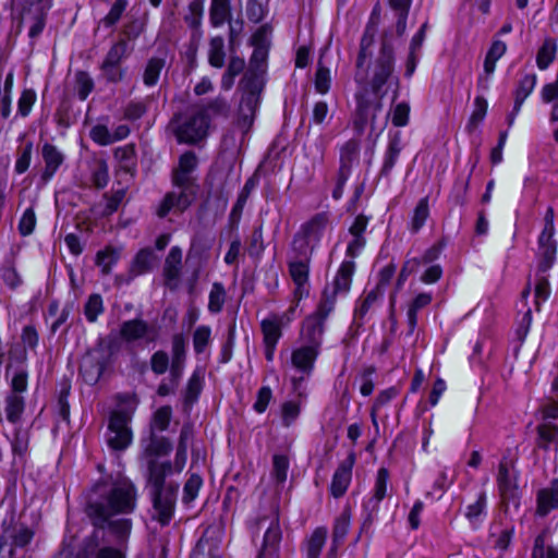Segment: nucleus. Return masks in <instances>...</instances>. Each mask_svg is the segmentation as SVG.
<instances>
[{
  "label": "nucleus",
  "mask_w": 558,
  "mask_h": 558,
  "mask_svg": "<svg viewBox=\"0 0 558 558\" xmlns=\"http://www.w3.org/2000/svg\"><path fill=\"white\" fill-rule=\"evenodd\" d=\"M136 507V488L128 480L100 481L88 496L85 512L94 526L107 530L118 542H124L132 530L128 518Z\"/></svg>",
  "instance_id": "obj_1"
},
{
  "label": "nucleus",
  "mask_w": 558,
  "mask_h": 558,
  "mask_svg": "<svg viewBox=\"0 0 558 558\" xmlns=\"http://www.w3.org/2000/svg\"><path fill=\"white\" fill-rule=\"evenodd\" d=\"M354 82L356 84L354 129L362 134L369 124L372 131H376V118L383 111V99L387 88L399 83L395 74L392 49L383 46L379 56L367 69H364V64H356Z\"/></svg>",
  "instance_id": "obj_2"
},
{
  "label": "nucleus",
  "mask_w": 558,
  "mask_h": 558,
  "mask_svg": "<svg viewBox=\"0 0 558 558\" xmlns=\"http://www.w3.org/2000/svg\"><path fill=\"white\" fill-rule=\"evenodd\" d=\"M172 451L171 441L156 434H150L144 447V457L147 462V484L153 500L154 518L161 525H167L174 512L179 485L167 481L175 471V460H161Z\"/></svg>",
  "instance_id": "obj_3"
},
{
  "label": "nucleus",
  "mask_w": 558,
  "mask_h": 558,
  "mask_svg": "<svg viewBox=\"0 0 558 558\" xmlns=\"http://www.w3.org/2000/svg\"><path fill=\"white\" fill-rule=\"evenodd\" d=\"M196 165L197 158L192 151H186L180 157L172 178L174 190L163 197L157 209L158 217H166L172 209L183 211L192 204L197 193V185L191 173Z\"/></svg>",
  "instance_id": "obj_4"
},
{
  "label": "nucleus",
  "mask_w": 558,
  "mask_h": 558,
  "mask_svg": "<svg viewBox=\"0 0 558 558\" xmlns=\"http://www.w3.org/2000/svg\"><path fill=\"white\" fill-rule=\"evenodd\" d=\"M35 530L23 522H4L0 538L1 558H26Z\"/></svg>",
  "instance_id": "obj_5"
},
{
  "label": "nucleus",
  "mask_w": 558,
  "mask_h": 558,
  "mask_svg": "<svg viewBox=\"0 0 558 558\" xmlns=\"http://www.w3.org/2000/svg\"><path fill=\"white\" fill-rule=\"evenodd\" d=\"M330 225V214L328 211L315 214L301 226L299 232L294 235L292 242L293 253L312 255Z\"/></svg>",
  "instance_id": "obj_6"
},
{
  "label": "nucleus",
  "mask_w": 558,
  "mask_h": 558,
  "mask_svg": "<svg viewBox=\"0 0 558 558\" xmlns=\"http://www.w3.org/2000/svg\"><path fill=\"white\" fill-rule=\"evenodd\" d=\"M251 529L257 534L264 530L263 545L257 558H279L282 531L278 510L271 509L269 513L259 515Z\"/></svg>",
  "instance_id": "obj_7"
},
{
  "label": "nucleus",
  "mask_w": 558,
  "mask_h": 558,
  "mask_svg": "<svg viewBox=\"0 0 558 558\" xmlns=\"http://www.w3.org/2000/svg\"><path fill=\"white\" fill-rule=\"evenodd\" d=\"M179 143L196 144L208 135L209 117L196 110L189 116H178L171 121Z\"/></svg>",
  "instance_id": "obj_8"
},
{
  "label": "nucleus",
  "mask_w": 558,
  "mask_h": 558,
  "mask_svg": "<svg viewBox=\"0 0 558 558\" xmlns=\"http://www.w3.org/2000/svg\"><path fill=\"white\" fill-rule=\"evenodd\" d=\"M389 482V472L386 468L377 471L371 496L364 498L362 504V524L361 531L368 532L378 518L380 502L387 496Z\"/></svg>",
  "instance_id": "obj_9"
},
{
  "label": "nucleus",
  "mask_w": 558,
  "mask_h": 558,
  "mask_svg": "<svg viewBox=\"0 0 558 558\" xmlns=\"http://www.w3.org/2000/svg\"><path fill=\"white\" fill-rule=\"evenodd\" d=\"M519 478L520 473L513 462L505 459L499 462L496 477L498 494L505 504L512 505L515 509H519L522 497Z\"/></svg>",
  "instance_id": "obj_10"
},
{
  "label": "nucleus",
  "mask_w": 558,
  "mask_h": 558,
  "mask_svg": "<svg viewBox=\"0 0 558 558\" xmlns=\"http://www.w3.org/2000/svg\"><path fill=\"white\" fill-rule=\"evenodd\" d=\"M354 269L355 263L353 260H343L332 283L324 289L319 304L320 311L325 314L333 311L338 295H345L349 292Z\"/></svg>",
  "instance_id": "obj_11"
},
{
  "label": "nucleus",
  "mask_w": 558,
  "mask_h": 558,
  "mask_svg": "<svg viewBox=\"0 0 558 558\" xmlns=\"http://www.w3.org/2000/svg\"><path fill=\"white\" fill-rule=\"evenodd\" d=\"M186 361V344L182 333H175L171 339V366L170 381L171 384L161 383L158 386L157 393L161 397L169 396L178 387L179 381L184 373Z\"/></svg>",
  "instance_id": "obj_12"
},
{
  "label": "nucleus",
  "mask_w": 558,
  "mask_h": 558,
  "mask_svg": "<svg viewBox=\"0 0 558 558\" xmlns=\"http://www.w3.org/2000/svg\"><path fill=\"white\" fill-rule=\"evenodd\" d=\"M263 85L256 75H244L240 82L242 93L239 112L244 123H251L260 102Z\"/></svg>",
  "instance_id": "obj_13"
},
{
  "label": "nucleus",
  "mask_w": 558,
  "mask_h": 558,
  "mask_svg": "<svg viewBox=\"0 0 558 558\" xmlns=\"http://www.w3.org/2000/svg\"><path fill=\"white\" fill-rule=\"evenodd\" d=\"M130 415L126 412H113L109 420L107 444L113 450H124L132 442V432L129 427Z\"/></svg>",
  "instance_id": "obj_14"
},
{
  "label": "nucleus",
  "mask_w": 558,
  "mask_h": 558,
  "mask_svg": "<svg viewBox=\"0 0 558 558\" xmlns=\"http://www.w3.org/2000/svg\"><path fill=\"white\" fill-rule=\"evenodd\" d=\"M295 256L289 262V274L295 286L293 298L301 301L308 296L310 263L312 255L294 253Z\"/></svg>",
  "instance_id": "obj_15"
},
{
  "label": "nucleus",
  "mask_w": 558,
  "mask_h": 558,
  "mask_svg": "<svg viewBox=\"0 0 558 558\" xmlns=\"http://www.w3.org/2000/svg\"><path fill=\"white\" fill-rule=\"evenodd\" d=\"M329 314L330 313L325 314L320 311V304H318L316 311L312 315L307 316L303 322L300 332L301 344H306L320 350L325 331L324 325Z\"/></svg>",
  "instance_id": "obj_16"
},
{
  "label": "nucleus",
  "mask_w": 558,
  "mask_h": 558,
  "mask_svg": "<svg viewBox=\"0 0 558 558\" xmlns=\"http://www.w3.org/2000/svg\"><path fill=\"white\" fill-rule=\"evenodd\" d=\"M319 353L320 350L301 343L292 350L291 365L301 374L299 379H293L294 386L299 380H303L312 375Z\"/></svg>",
  "instance_id": "obj_17"
},
{
  "label": "nucleus",
  "mask_w": 558,
  "mask_h": 558,
  "mask_svg": "<svg viewBox=\"0 0 558 558\" xmlns=\"http://www.w3.org/2000/svg\"><path fill=\"white\" fill-rule=\"evenodd\" d=\"M120 336L126 343H149L156 340V330L145 320L134 318L122 323Z\"/></svg>",
  "instance_id": "obj_18"
},
{
  "label": "nucleus",
  "mask_w": 558,
  "mask_h": 558,
  "mask_svg": "<svg viewBox=\"0 0 558 558\" xmlns=\"http://www.w3.org/2000/svg\"><path fill=\"white\" fill-rule=\"evenodd\" d=\"M107 365L108 359L105 350L95 349L83 357L80 371L84 380L93 385L99 380Z\"/></svg>",
  "instance_id": "obj_19"
},
{
  "label": "nucleus",
  "mask_w": 558,
  "mask_h": 558,
  "mask_svg": "<svg viewBox=\"0 0 558 558\" xmlns=\"http://www.w3.org/2000/svg\"><path fill=\"white\" fill-rule=\"evenodd\" d=\"M535 258L538 272L546 274L555 265L557 258V241L554 239V235H538Z\"/></svg>",
  "instance_id": "obj_20"
},
{
  "label": "nucleus",
  "mask_w": 558,
  "mask_h": 558,
  "mask_svg": "<svg viewBox=\"0 0 558 558\" xmlns=\"http://www.w3.org/2000/svg\"><path fill=\"white\" fill-rule=\"evenodd\" d=\"M355 463V454L351 452L337 468L330 484V494L335 498L342 497L348 490L352 480V469Z\"/></svg>",
  "instance_id": "obj_21"
},
{
  "label": "nucleus",
  "mask_w": 558,
  "mask_h": 558,
  "mask_svg": "<svg viewBox=\"0 0 558 558\" xmlns=\"http://www.w3.org/2000/svg\"><path fill=\"white\" fill-rule=\"evenodd\" d=\"M182 274V250L179 246H172L165 259L162 276L165 284L170 290H177L180 284Z\"/></svg>",
  "instance_id": "obj_22"
},
{
  "label": "nucleus",
  "mask_w": 558,
  "mask_h": 558,
  "mask_svg": "<svg viewBox=\"0 0 558 558\" xmlns=\"http://www.w3.org/2000/svg\"><path fill=\"white\" fill-rule=\"evenodd\" d=\"M487 514V494L481 489L476 494L475 500L466 505L464 517L472 530H478L484 524Z\"/></svg>",
  "instance_id": "obj_23"
},
{
  "label": "nucleus",
  "mask_w": 558,
  "mask_h": 558,
  "mask_svg": "<svg viewBox=\"0 0 558 558\" xmlns=\"http://www.w3.org/2000/svg\"><path fill=\"white\" fill-rule=\"evenodd\" d=\"M558 508V480H554L548 486L536 493V510L538 517H546Z\"/></svg>",
  "instance_id": "obj_24"
},
{
  "label": "nucleus",
  "mask_w": 558,
  "mask_h": 558,
  "mask_svg": "<svg viewBox=\"0 0 558 558\" xmlns=\"http://www.w3.org/2000/svg\"><path fill=\"white\" fill-rule=\"evenodd\" d=\"M351 525V511L344 509L335 520L332 526V541L328 550V558H335L338 548L344 542Z\"/></svg>",
  "instance_id": "obj_25"
},
{
  "label": "nucleus",
  "mask_w": 558,
  "mask_h": 558,
  "mask_svg": "<svg viewBox=\"0 0 558 558\" xmlns=\"http://www.w3.org/2000/svg\"><path fill=\"white\" fill-rule=\"evenodd\" d=\"M433 301L432 292L417 293L407 305L408 336H412L417 326L418 311L427 307Z\"/></svg>",
  "instance_id": "obj_26"
},
{
  "label": "nucleus",
  "mask_w": 558,
  "mask_h": 558,
  "mask_svg": "<svg viewBox=\"0 0 558 558\" xmlns=\"http://www.w3.org/2000/svg\"><path fill=\"white\" fill-rule=\"evenodd\" d=\"M41 155L45 162L43 179L48 181L56 174L60 166L63 163L64 155L57 146L50 143H45L43 145Z\"/></svg>",
  "instance_id": "obj_27"
},
{
  "label": "nucleus",
  "mask_w": 558,
  "mask_h": 558,
  "mask_svg": "<svg viewBox=\"0 0 558 558\" xmlns=\"http://www.w3.org/2000/svg\"><path fill=\"white\" fill-rule=\"evenodd\" d=\"M328 530L326 526H317L304 541L302 551L305 558H319L326 545Z\"/></svg>",
  "instance_id": "obj_28"
},
{
  "label": "nucleus",
  "mask_w": 558,
  "mask_h": 558,
  "mask_svg": "<svg viewBox=\"0 0 558 558\" xmlns=\"http://www.w3.org/2000/svg\"><path fill=\"white\" fill-rule=\"evenodd\" d=\"M402 150L401 138L399 134L389 138L386 151L383 158V165L380 169V175L388 178L396 166L400 153Z\"/></svg>",
  "instance_id": "obj_29"
},
{
  "label": "nucleus",
  "mask_w": 558,
  "mask_h": 558,
  "mask_svg": "<svg viewBox=\"0 0 558 558\" xmlns=\"http://www.w3.org/2000/svg\"><path fill=\"white\" fill-rule=\"evenodd\" d=\"M232 17L231 0H211L209 7V23L219 28Z\"/></svg>",
  "instance_id": "obj_30"
},
{
  "label": "nucleus",
  "mask_w": 558,
  "mask_h": 558,
  "mask_svg": "<svg viewBox=\"0 0 558 558\" xmlns=\"http://www.w3.org/2000/svg\"><path fill=\"white\" fill-rule=\"evenodd\" d=\"M193 349L197 356H209V348L213 342L211 327L208 325L197 326L192 335Z\"/></svg>",
  "instance_id": "obj_31"
},
{
  "label": "nucleus",
  "mask_w": 558,
  "mask_h": 558,
  "mask_svg": "<svg viewBox=\"0 0 558 558\" xmlns=\"http://www.w3.org/2000/svg\"><path fill=\"white\" fill-rule=\"evenodd\" d=\"M360 143L356 140H349L340 148L339 171L351 173L353 165L359 160Z\"/></svg>",
  "instance_id": "obj_32"
},
{
  "label": "nucleus",
  "mask_w": 558,
  "mask_h": 558,
  "mask_svg": "<svg viewBox=\"0 0 558 558\" xmlns=\"http://www.w3.org/2000/svg\"><path fill=\"white\" fill-rule=\"evenodd\" d=\"M156 263V256L150 248L141 250L132 260L130 274L137 277L149 272Z\"/></svg>",
  "instance_id": "obj_33"
},
{
  "label": "nucleus",
  "mask_w": 558,
  "mask_h": 558,
  "mask_svg": "<svg viewBox=\"0 0 558 558\" xmlns=\"http://www.w3.org/2000/svg\"><path fill=\"white\" fill-rule=\"evenodd\" d=\"M166 66V59L163 57L154 56L149 58L145 64L143 72V83L147 87L157 85L160 74Z\"/></svg>",
  "instance_id": "obj_34"
},
{
  "label": "nucleus",
  "mask_w": 558,
  "mask_h": 558,
  "mask_svg": "<svg viewBox=\"0 0 558 558\" xmlns=\"http://www.w3.org/2000/svg\"><path fill=\"white\" fill-rule=\"evenodd\" d=\"M147 16H131L124 24L121 31V37L126 43L135 41L146 29Z\"/></svg>",
  "instance_id": "obj_35"
},
{
  "label": "nucleus",
  "mask_w": 558,
  "mask_h": 558,
  "mask_svg": "<svg viewBox=\"0 0 558 558\" xmlns=\"http://www.w3.org/2000/svg\"><path fill=\"white\" fill-rule=\"evenodd\" d=\"M133 50L134 46L132 44L126 43L124 39H118L108 50L104 62H107V65L109 66L120 65Z\"/></svg>",
  "instance_id": "obj_36"
},
{
  "label": "nucleus",
  "mask_w": 558,
  "mask_h": 558,
  "mask_svg": "<svg viewBox=\"0 0 558 558\" xmlns=\"http://www.w3.org/2000/svg\"><path fill=\"white\" fill-rule=\"evenodd\" d=\"M197 110L207 114L209 120L217 117L228 118L230 113V105L223 96L218 95L199 107Z\"/></svg>",
  "instance_id": "obj_37"
},
{
  "label": "nucleus",
  "mask_w": 558,
  "mask_h": 558,
  "mask_svg": "<svg viewBox=\"0 0 558 558\" xmlns=\"http://www.w3.org/2000/svg\"><path fill=\"white\" fill-rule=\"evenodd\" d=\"M507 45L500 39H495L485 57L484 71L487 75L495 72L497 61L506 53Z\"/></svg>",
  "instance_id": "obj_38"
},
{
  "label": "nucleus",
  "mask_w": 558,
  "mask_h": 558,
  "mask_svg": "<svg viewBox=\"0 0 558 558\" xmlns=\"http://www.w3.org/2000/svg\"><path fill=\"white\" fill-rule=\"evenodd\" d=\"M384 291L379 290V288H374L373 290L365 293L363 298H361L355 306L354 316L355 319L362 320L369 310L378 302V300L383 296Z\"/></svg>",
  "instance_id": "obj_39"
},
{
  "label": "nucleus",
  "mask_w": 558,
  "mask_h": 558,
  "mask_svg": "<svg viewBox=\"0 0 558 558\" xmlns=\"http://www.w3.org/2000/svg\"><path fill=\"white\" fill-rule=\"evenodd\" d=\"M192 438V432L187 426H183L180 432L179 444L175 451V471L180 474L187 460L189 441Z\"/></svg>",
  "instance_id": "obj_40"
},
{
  "label": "nucleus",
  "mask_w": 558,
  "mask_h": 558,
  "mask_svg": "<svg viewBox=\"0 0 558 558\" xmlns=\"http://www.w3.org/2000/svg\"><path fill=\"white\" fill-rule=\"evenodd\" d=\"M282 328L283 327L277 323L276 317H271L269 315L268 317L264 318L260 323L263 343L278 344L282 336Z\"/></svg>",
  "instance_id": "obj_41"
},
{
  "label": "nucleus",
  "mask_w": 558,
  "mask_h": 558,
  "mask_svg": "<svg viewBox=\"0 0 558 558\" xmlns=\"http://www.w3.org/2000/svg\"><path fill=\"white\" fill-rule=\"evenodd\" d=\"M25 401L23 396L9 393L5 399V415L10 423H17L24 412Z\"/></svg>",
  "instance_id": "obj_42"
},
{
  "label": "nucleus",
  "mask_w": 558,
  "mask_h": 558,
  "mask_svg": "<svg viewBox=\"0 0 558 558\" xmlns=\"http://www.w3.org/2000/svg\"><path fill=\"white\" fill-rule=\"evenodd\" d=\"M225 40L221 36H215L209 41L208 62L211 66L221 69L225 65Z\"/></svg>",
  "instance_id": "obj_43"
},
{
  "label": "nucleus",
  "mask_w": 558,
  "mask_h": 558,
  "mask_svg": "<svg viewBox=\"0 0 558 558\" xmlns=\"http://www.w3.org/2000/svg\"><path fill=\"white\" fill-rule=\"evenodd\" d=\"M557 53V43L551 38H546L537 51L536 64L539 70H546L555 60Z\"/></svg>",
  "instance_id": "obj_44"
},
{
  "label": "nucleus",
  "mask_w": 558,
  "mask_h": 558,
  "mask_svg": "<svg viewBox=\"0 0 558 558\" xmlns=\"http://www.w3.org/2000/svg\"><path fill=\"white\" fill-rule=\"evenodd\" d=\"M558 442V426L549 423L541 424L537 427V445L544 450H549Z\"/></svg>",
  "instance_id": "obj_45"
},
{
  "label": "nucleus",
  "mask_w": 558,
  "mask_h": 558,
  "mask_svg": "<svg viewBox=\"0 0 558 558\" xmlns=\"http://www.w3.org/2000/svg\"><path fill=\"white\" fill-rule=\"evenodd\" d=\"M227 293L221 282H214L208 295V311L218 314L222 311Z\"/></svg>",
  "instance_id": "obj_46"
},
{
  "label": "nucleus",
  "mask_w": 558,
  "mask_h": 558,
  "mask_svg": "<svg viewBox=\"0 0 558 558\" xmlns=\"http://www.w3.org/2000/svg\"><path fill=\"white\" fill-rule=\"evenodd\" d=\"M205 0H192L184 14V22L191 28H198L202 25Z\"/></svg>",
  "instance_id": "obj_47"
},
{
  "label": "nucleus",
  "mask_w": 558,
  "mask_h": 558,
  "mask_svg": "<svg viewBox=\"0 0 558 558\" xmlns=\"http://www.w3.org/2000/svg\"><path fill=\"white\" fill-rule=\"evenodd\" d=\"M537 82V76L534 73L525 74L519 81L514 90V99L518 104H524L526 98L533 93Z\"/></svg>",
  "instance_id": "obj_48"
},
{
  "label": "nucleus",
  "mask_w": 558,
  "mask_h": 558,
  "mask_svg": "<svg viewBox=\"0 0 558 558\" xmlns=\"http://www.w3.org/2000/svg\"><path fill=\"white\" fill-rule=\"evenodd\" d=\"M120 258V251L113 247H106L99 251L96 256V264L101 269L102 274H109L111 268L117 264Z\"/></svg>",
  "instance_id": "obj_49"
},
{
  "label": "nucleus",
  "mask_w": 558,
  "mask_h": 558,
  "mask_svg": "<svg viewBox=\"0 0 558 558\" xmlns=\"http://www.w3.org/2000/svg\"><path fill=\"white\" fill-rule=\"evenodd\" d=\"M129 5L128 0H116L109 12L100 20V24L106 28H112L121 20Z\"/></svg>",
  "instance_id": "obj_50"
},
{
  "label": "nucleus",
  "mask_w": 558,
  "mask_h": 558,
  "mask_svg": "<svg viewBox=\"0 0 558 558\" xmlns=\"http://www.w3.org/2000/svg\"><path fill=\"white\" fill-rule=\"evenodd\" d=\"M289 460L283 454H275L272 458L271 478L277 486H282L288 476Z\"/></svg>",
  "instance_id": "obj_51"
},
{
  "label": "nucleus",
  "mask_w": 558,
  "mask_h": 558,
  "mask_svg": "<svg viewBox=\"0 0 558 558\" xmlns=\"http://www.w3.org/2000/svg\"><path fill=\"white\" fill-rule=\"evenodd\" d=\"M331 82L332 77L329 68L325 66L322 60H319L314 78L315 90L322 95L327 94L331 87Z\"/></svg>",
  "instance_id": "obj_52"
},
{
  "label": "nucleus",
  "mask_w": 558,
  "mask_h": 558,
  "mask_svg": "<svg viewBox=\"0 0 558 558\" xmlns=\"http://www.w3.org/2000/svg\"><path fill=\"white\" fill-rule=\"evenodd\" d=\"M172 417V409L169 405L160 407L153 415L150 423V434L163 432L169 427Z\"/></svg>",
  "instance_id": "obj_53"
},
{
  "label": "nucleus",
  "mask_w": 558,
  "mask_h": 558,
  "mask_svg": "<svg viewBox=\"0 0 558 558\" xmlns=\"http://www.w3.org/2000/svg\"><path fill=\"white\" fill-rule=\"evenodd\" d=\"M13 72H9L4 80L3 88L1 92V108L0 116L8 119L11 114L12 89H13Z\"/></svg>",
  "instance_id": "obj_54"
},
{
  "label": "nucleus",
  "mask_w": 558,
  "mask_h": 558,
  "mask_svg": "<svg viewBox=\"0 0 558 558\" xmlns=\"http://www.w3.org/2000/svg\"><path fill=\"white\" fill-rule=\"evenodd\" d=\"M429 216L428 198L423 197L418 201L414 208L411 219V231L417 232L426 222Z\"/></svg>",
  "instance_id": "obj_55"
},
{
  "label": "nucleus",
  "mask_w": 558,
  "mask_h": 558,
  "mask_svg": "<svg viewBox=\"0 0 558 558\" xmlns=\"http://www.w3.org/2000/svg\"><path fill=\"white\" fill-rule=\"evenodd\" d=\"M204 386V374L199 369H195L191 377L189 378L186 390H185V400L187 402H194Z\"/></svg>",
  "instance_id": "obj_56"
},
{
  "label": "nucleus",
  "mask_w": 558,
  "mask_h": 558,
  "mask_svg": "<svg viewBox=\"0 0 558 558\" xmlns=\"http://www.w3.org/2000/svg\"><path fill=\"white\" fill-rule=\"evenodd\" d=\"M28 386V372L24 366L16 367L13 371L10 380V393H17L22 396L27 390Z\"/></svg>",
  "instance_id": "obj_57"
},
{
  "label": "nucleus",
  "mask_w": 558,
  "mask_h": 558,
  "mask_svg": "<svg viewBox=\"0 0 558 558\" xmlns=\"http://www.w3.org/2000/svg\"><path fill=\"white\" fill-rule=\"evenodd\" d=\"M487 107V101L483 96L475 97L474 109L466 125L468 130L471 131L478 126V124L484 120L486 116Z\"/></svg>",
  "instance_id": "obj_58"
},
{
  "label": "nucleus",
  "mask_w": 558,
  "mask_h": 558,
  "mask_svg": "<svg viewBox=\"0 0 558 558\" xmlns=\"http://www.w3.org/2000/svg\"><path fill=\"white\" fill-rule=\"evenodd\" d=\"M550 295L549 281L545 274L536 270V281L534 289L535 305L538 308L542 302H545Z\"/></svg>",
  "instance_id": "obj_59"
},
{
  "label": "nucleus",
  "mask_w": 558,
  "mask_h": 558,
  "mask_svg": "<svg viewBox=\"0 0 558 558\" xmlns=\"http://www.w3.org/2000/svg\"><path fill=\"white\" fill-rule=\"evenodd\" d=\"M171 361L169 359V354L163 350H158L153 353L150 357V368L154 374L162 375L168 369L170 371Z\"/></svg>",
  "instance_id": "obj_60"
},
{
  "label": "nucleus",
  "mask_w": 558,
  "mask_h": 558,
  "mask_svg": "<svg viewBox=\"0 0 558 558\" xmlns=\"http://www.w3.org/2000/svg\"><path fill=\"white\" fill-rule=\"evenodd\" d=\"M471 174L465 179H457L450 197L456 205L463 206L466 202V194L469 191Z\"/></svg>",
  "instance_id": "obj_61"
},
{
  "label": "nucleus",
  "mask_w": 558,
  "mask_h": 558,
  "mask_svg": "<svg viewBox=\"0 0 558 558\" xmlns=\"http://www.w3.org/2000/svg\"><path fill=\"white\" fill-rule=\"evenodd\" d=\"M203 485V480L197 474H192L183 487L182 500L185 504L192 502L198 495V492Z\"/></svg>",
  "instance_id": "obj_62"
},
{
  "label": "nucleus",
  "mask_w": 558,
  "mask_h": 558,
  "mask_svg": "<svg viewBox=\"0 0 558 558\" xmlns=\"http://www.w3.org/2000/svg\"><path fill=\"white\" fill-rule=\"evenodd\" d=\"M33 143L27 142L17 151V158L15 161L14 170L16 173L22 174L27 171L32 160Z\"/></svg>",
  "instance_id": "obj_63"
},
{
  "label": "nucleus",
  "mask_w": 558,
  "mask_h": 558,
  "mask_svg": "<svg viewBox=\"0 0 558 558\" xmlns=\"http://www.w3.org/2000/svg\"><path fill=\"white\" fill-rule=\"evenodd\" d=\"M75 89L81 100H85L94 89V81L86 72H78L75 80Z\"/></svg>",
  "instance_id": "obj_64"
}]
</instances>
